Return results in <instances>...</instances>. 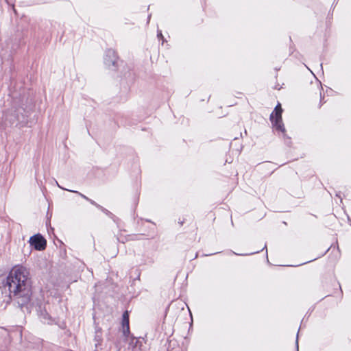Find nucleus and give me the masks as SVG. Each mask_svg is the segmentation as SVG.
Returning <instances> with one entry per match:
<instances>
[{
	"label": "nucleus",
	"mask_w": 351,
	"mask_h": 351,
	"mask_svg": "<svg viewBox=\"0 0 351 351\" xmlns=\"http://www.w3.org/2000/svg\"><path fill=\"white\" fill-rule=\"evenodd\" d=\"M10 297L23 307L29 304L32 296V280L28 269L23 265H15L6 278Z\"/></svg>",
	"instance_id": "1"
},
{
	"label": "nucleus",
	"mask_w": 351,
	"mask_h": 351,
	"mask_svg": "<svg viewBox=\"0 0 351 351\" xmlns=\"http://www.w3.org/2000/svg\"><path fill=\"white\" fill-rule=\"evenodd\" d=\"M282 109L280 103L275 107L274 112L270 115V120L273 127L279 132L285 134V128L282 119Z\"/></svg>",
	"instance_id": "2"
},
{
	"label": "nucleus",
	"mask_w": 351,
	"mask_h": 351,
	"mask_svg": "<svg viewBox=\"0 0 351 351\" xmlns=\"http://www.w3.org/2000/svg\"><path fill=\"white\" fill-rule=\"evenodd\" d=\"M105 65L110 69H115L117 68L118 58L116 51L113 49H109L106 51L104 57Z\"/></svg>",
	"instance_id": "3"
},
{
	"label": "nucleus",
	"mask_w": 351,
	"mask_h": 351,
	"mask_svg": "<svg viewBox=\"0 0 351 351\" xmlns=\"http://www.w3.org/2000/svg\"><path fill=\"white\" fill-rule=\"evenodd\" d=\"M29 244L36 250H43L46 247L47 242L45 238L40 234H35L29 238Z\"/></svg>",
	"instance_id": "4"
},
{
	"label": "nucleus",
	"mask_w": 351,
	"mask_h": 351,
	"mask_svg": "<svg viewBox=\"0 0 351 351\" xmlns=\"http://www.w3.org/2000/svg\"><path fill=\"white\" fill-rule=\"evenodd\" d=\"M38 315L41 320L45 324H51L52 322L51 317L45 309L43 310L40 307V310L38 312Z\"/></svg>",
	"instance_id": "5"
},
{
	"label": "nucleus",
	"mask_w": 351,
	"mask_h": 351,
	"mask_svg": "<svg viewBox=\"0 0 351 351\" xmlns=\"http://www.w3.org/2000/svg\"><path fill=\"white\" fill-rule=\"evenodd\" d=\"M123 326L125 325L128 328H129V317L127 311L125 312L123 315Z\"/></svg>",
	"instance_id": "6"
},
{
	"label": "nucleus",
	"mask_w": 351,
	"mask_h": 351,
	"mask_svg": "<svg viewBox=\"0 0 351 351\" xmlns=\"http://www.w3.org/2000/svg\"><path fill=\"white\" fill-rule=\"evenodd\" d=\"M91 204L93 205H95V206H97V208H101L102 210H104L101 206H99V204H97L95 201L90 199H88V200Z\"/></svg>",
	"instance_id": "7"
},
{
	"label": "nucleus",
	"mask_w": 351,
	"mask_h": 351,
	"mask_svg": "<svg viewBox=\"0 0 351 351\" xmlns=\"http://www.w3.org/2000/svg\"><path fill=\"white\" fill-rule=\"evenodd\" d=\"M70 191L77 193L79 195H80L82 197H83L84 199H86L87 201L89 199L86 195H83L82 193H80V192H77V191Z\"/></svg>",
	"instance_id": "8"
},
{
	"label": "nucleus",
	"mask_w": 351,
	"mask_h": 351,
	"mask_svg": "<svg viewBox=\"0 0 351 351\" xmlns=\"http://www.w3.org/2000/svg\"><path fill=\"white\" fill-rule=\"evenodd\" d=\"M158 37V38H163V36H162V32L161 31H158V34H157Z\"/></svg>",
	"instance_id": "9"
},
{
	"label": "nucleus",
	"mask_w": 351,
	"mask_h": 351,
	"mask_svg": "<svg viewBox=\"0 0 351 351\" xmlns=\"http://www.w3.org/2000/svg\"><path fill=\"white\" fill-rule=\"evenodd\" d=\"M235 254H237V255H240V256H245V255H247V254H236L234 253Z\"/></svg>",
	"instance_id": "10"
},
{
	"label": "nucleus",
	"mask_w": 351,
	"mask_h": 351,
	"mask_svg": "<svg viewBox=\"0 0 351 351\" xmlns=\"http://www.w3.org/2000/svg\"><path fill=\"white\" fill-rule=\"evenodd\" d=\"M296 345H297V350L298 351L299 346H298V339L296 340Z\"/></svg>",
	"instance_id": "11"
},
{
	"label": "nucleus",
	"mask_w": 351,
	"mask_h": 351,
	"mask_svg": "<svg viewBox=\"0 0 351 351\" xmlns=\"http://www.w3.org/2000/svg\"><path fill=\"white\" fill-rule=\"evenodd\" d=\"M16 119H17L18 121H20V118H19V115H17V117H16Z\"/></svg>",
	"instance_id": "12"
}]
</instances>
